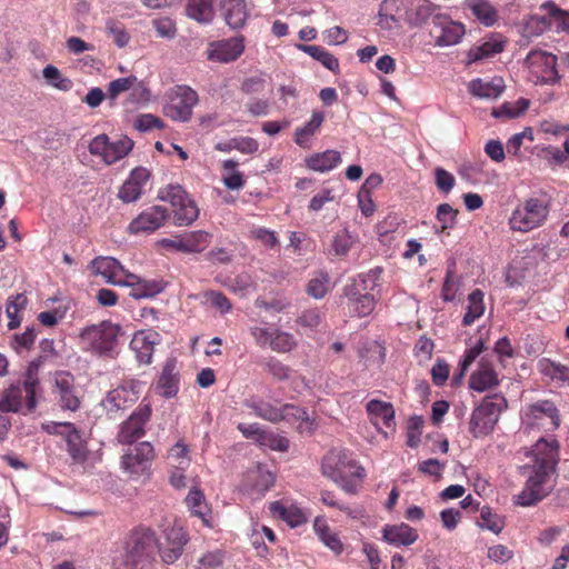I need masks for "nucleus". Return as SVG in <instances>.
<instances>
[{"mask_svg": "<svg viewBox=\"0 0 569 569\" xmlns=\"http://www.w3.org/2000/svg\"><path fill=\"white\" fill-rule=\"evenodd\" d=\"M558 442L555 439L540 438L530 452L532 459V473L525 488L516 496V503L530 507L541 501L551 490L548 478L558 463Z\"/></svg>", "mask_w": 569, "mask_h": 569, "instance_id": "f257e3e1", "label": "nucleus"}, {"mask_svg": "<svg viewBox=\"0 0 569 569\" xmlns=\"http://www.w3.org/2000/svg\"><path fill=\"white\" fill-rule=\"evenodd\" d=\"M330 277L327 272H318L307 284V292L315 299H322L330 290Z\"/></svg>", "mask_w": 569, "mask_h": 569, "instance_id": "bf43d9fd", "label": "nucleus"}, {"mask_svg": "<svg viewBox=\"0 0 569 569\" xmlns=\"http://www.w3.org/2000/svg\"><path fill=\"white\" fill-rule=\"evenodd\" d=\"M541 10L545 12L542 19L550 29L557 32L569 30V13L557 7L555 2H545Z\"/></svg>", "mask_w": 569, "mask_h": 569, "instance_id": "473e14b6", "label": "nucleus"}, {"mask_svg": "<svg viewBox=\"0 0 569 569\" xmlns=\"http://www.w3.org/2000/svg\"><path fill=\"white\" fill-rule=\"evenodd\" d=\"M138 392L133 386H119L107 393L102 407L111 418L130 408L138 400Z\"/></svg>", "mask_w": 569, "mask_h": 569, "instance_id": "6ab92c4d", "label": "nucleus"}, {"mask_svg": "<svg viewBox=\"0 0 569 569\" xmlns=\"http://www.w3.org/2000/svg\"><path fill=\"white\" fill-rule=\"evenodd\" d=\"M151 417L149 405H140L130 417L121 425L118 433V441L123 445H131L142 438L146 433L144 427Z\"/></svg>", "mask_w": 569, "mask_h": 569, "instance_id": "4468645a", "label": "nucleus"}, {"mask_svg": "<svg viewBox=\"0 0 569 569\" xmlns=\"http://www.w3.org/2000/svg\"><path fill=\"white\" fill-rule=\"evenodd\" d=\"M478 526L498 535L503 528V522L497 515L491 512L490 508L485 507L481 509L480 521L478 522Z\"/></svg>", "mask_w": 569, "mask_h": 569, "instance_id": "e2e57ef3", "label": "nucleus"}, {"mask_svg": "<svg viewBox=\"0 0 569 569\" xmlns=\"http://www.w3.org/2000/svg\"><path fill=\"white\" fill-rule=\"evenodd\" d=\"M382 540L393 547H408L413 545L418 538V531L409 525H386L381 529Z\"/></svg>", "mask_w": 569, "mask_h": 569, "instance_id": "b1692460", "label": "nucleus"}, {"mask_svg": "<svg viewBox=\"0 0 569 569\" xmlns=\"http://www.w3.org/2000/svg\"><path fill=\"white\" fill-rule=\"evenodd\" d=\"M318 538L335 553H340L343 549L342 543L336 532H333L325 520L317 518L313 523Z\"/></svg>", "mask_w": 569, "mask_h": 569, "instance_id": "49530a36", "label": "nucleus"}, {"mask_svg": "<svg viewBox=\"0 0 569 569\" xmlns=\"http://www.w3.org/2000/svg\"><path fill=\"white\" fill-rule=\"evenodd\" d=\"M322 473L332 481H341L345 478H357L361 480L366 470L356 460L351 459L346 451L330 450L322 459Z\"/></svg>", "mask_w": 569, "mask_h": 569, "instance_id": "0eeeda50", "label": "nucleus"}, {"mask_svg": "<svg viewBox=\"0 0 569 569\" xmlns=\"http://www.w3.org/2000/svg\"><path fill=\"white\" fill-rule=\"evenodd\" d=\"M522 419L527 430L538 428L552 431L560 425L559 411L555 403L549 400L529 405L523 411Z\"/></svg>", "mask_w": 569, "mask_h": 569, "instance_id": "9b49d317", "label": "nucleus"}, {"mask_svg": "<svg viewBox=\"0 0 569 569\" xmlns=\"http://www.w3.org/2000/svg\"><path fill=\"white\" fill-rule=\"evenodd\" d=\"M160 342V335L153 330H141L137 332L131 342L130 348L134 352L140 363H150L154 347Z\"/></svg>", "mask_w": 569, "mask_h": 569, "instance_id": "4be33fe9", "label": "nucleus"}, {"mask_svg": "<svg viewBox=\"0 0 569 569\" xmlns=\"http://www.w3.org/2000/svg\"><path fill=\"white\" fill-rule=\"evenodd\" d=\"M203 298L206 302H209L213 308H216L220 313L226 315L230 312L232 305L230 300L220 291L209 290L203 293Z\"/></svg>", "mask_w": 569, "mask_h": 569, "instance_id": "0e129e2a", "label": "nucleus"}, {"mask_svg": "<svg viewBox=\"0 0 569 569\" xmlns=\"http://www.w3.org/2000/svg\"><path fill=\"white\" fill-rule=\"evenodd\" d=\"M166 542L159 545V553L163 562L170 565L176 562L182 555L183 547L188 542V535L177 523L164 531Z\"/></svg>", "mask_w": 569, "mask_h": 569, "instance_id": "dca6fc26", "label": "nucleus"}, {"mask_svg": "<svg viewBox=\"0 0 569 569\" xmlns=\"http://www.w3.org/2000/svg\"><path fill=\"white\" fill-rule=\"evenodd\" d=\"M466 4L483 26L491 27L496 23L497 10L488 0H469Z\"/></svg>", "mask_w": 569, "mask_h": 569, "instance_id": "4c0bfd02", "label": "nucleus"}, {"mask_svg": "<svg viewBox=\"0 0 569 569\" xmlns=\"http://www.w3.org/2000/svg\"><path fill=\"white\" fill-rule=\"evenodd\" d=\"M244 51L242 36L213 41L209 43L207 58L210 61L228 63L237 60Z\"/></svg>", "mask_w": 569, "mask_h": 569, "instance_id": "2eb2a0df", "label": "nucleus"}, {"mask_svg": "<svg viewBox=\"0 0 569 569\" xmlns=\"http://www.w3.org/2000/svg\"><path fill=\"white\" fill-rule=\"evenodd\" d=\"M168 219V210L162 206H152L143 210L128 226L132 234L153 232L162 227Z\"/></svg>", "mask_w": 569, "mask_h": 569, "instance_id": "f3484780", "label": "nucleus"}, {"mask_svg": "<svg viewBox=\"0 0 569 569\" xmlns=\"http://www.w3.org/2000/svg\"><path fill=\"white\" fill-rule=\"evenodd\" d=\"M159 543L156 533L146 527L134 529L126 543L119 569H152Z\"/></svg>", "mask_w": 569, "mask_h": 569, "instance_id": "f03ea898", "label": "nucleus"}, {"mask_svg": "<svg viewBox=\"0 0 569 569\" xmlns=\"http://www.w3.org/2000/svg\"><path fill=\"white\" fill-rule=\"evenodd\" d=\"M133 142L131 139L124 137L117 141H109L107 151L102 160L107 164H112L124 158L132 149Z\"/></svg>", "mask_w": 569, "mask_h": 569, "instance_id": "de8ad7c7", "label": "nucleus"}, {"mask_svg": "<svg viewBox=\"0 0 569 569\" xmlns=\"http://www.w3.org/2000/svg\"><path fill=\"white\" fill-rule=\"evenodd\" d=\"M278 412L281 416V421L296 422L308 420L307 411L303 408L291 403H286L282 407H279Z\"/></svg>", "mask_w": 569, "mask_h": 569, "instance_id": "338daca9", "label": "nucleus"}, {"mask_svg": "<svg viewBox=\"0 0 569 569\" xmlns=\"http://www.w3.org/2000/svg\"><path fill=\"white\" fill-rule=\"evenodd\" d=\"M150 100V90L147 88L143 81L136 78V82L131 86L123 101V107L128 111L139 109L147 104Z\"/></svg>", "mask_w": 569, "mask_h": 569, "instance_id": "58836bf2", "label": "nucleus"}, {"mask_svg": "<svg viewBox=\"0 0 569 569\" xmlns=\"http://www.w3.org/2000/svg\"><path fill=\"white\" fill-rule=\"evenodd\" d=\"M153 459V446L149 441H142L123 452L120 465L130 479L138 480L149 476Z\"/></svg>", "mask_w": 569, "mask_h": 569, "instance_id": "6e6552de", "label": "nucleus"}, {"mask_svg": "<svg viewBox=\"0 0 569 569\" xmlns=\"http://www.w3.org/2000/svg\"><path fill=\"white\" fill-rule=\"evenodd\" d=\"M485 293L480 289H475L467 297L466 312L462 317V326L473 325L485 313Z\"/></svg>", "mask_w": 569, "mask_h": 569, "instance_id": "72a5a7b5", "label": "nucleus"}, {"mask_svg": "<svg viewBox=\"0 0 569 569\" xmlns=\"http://www.w3.org/2000/svg\"><path fill=\"white\" fill-rule=\"evenodd\" d=\"M551 210V198L546 193L529 197L519 202L509 218V227L513 231L530 232L542 227Z\"/></svg>", "mask_w": 569, "mask_h": 569, "instance_id": "7ed1b4c3", "label": "nucleus"}, {"mask_svg": "<svg viewBox=\"0 0 569 569\" xmlns=\"http://www.w3.org/2000/svg\"><path fill=\"white\" fill-rule=\"evenodd\" d=\"M36 338L37 333L34 328L28 327L23 332L12 335L10 347L17 353L28 352L32 348Z\"/></svg>", "mask_w": 569, "mask_h": 569, "instance_id": "052dcab7", "label": "nucleus"}, {"mask_svg": "<svg viewBox=\"0 0 569 569\" xmlns=\"http://www.w3.org/2000/svg\"><path fill=\"white\" fill-rule=\"evenodd\" d=\"M159 199L172 207L173 221L178 227H189L199 217L196 201L180 184H169L159 191Z\"/></svg>", "mask_w": 569, "mask_h": 569, "instance_id": "423d86ee", "label": "nucleus"}, {"mask_svg": "<svg viewBox=\"0 0 569 569\" xmlns=\"http://www.w3.org/2000/svg\"><path fill=\"white\" fill-rule=\"evenodd\" d=\"M227 24L232 29H240L244 26L248 12L244 0L221 6Z\"/></svg>", "mask_w": 569, "mask_h": 569, "instance_id": "79ce46f5", "label": "nucleus"}, {"mask_svg": "<svg viewBox=\"0 0 569 569\" xmlns=\"http://www.w3.org/2000/svg\"><path fill=\"white\" fill-rule=\"evenodd\" d=\"M367 411L375 425L382 423L390 428L395 425V410L391 403L380 400H370L367 403Z\"/></svg>", "mask_w": 569, "mask_h": 569, "instance_id": "e433bc0d", "label": "nucleus"}, {"mask_svg": "<svg viewBox=\"0 0 569 569\" xmlns=\"http://www.w3.org/2000/svg\"><path fill=\"white\" fill-rule=\"evenodd\" d=\"M273 473L262 466H258L250 470L244 479V487L252 495H257L258 497L264 496V493L273 486Z\"/></svg>", "mask_w": 569, "mask_h": 569, "instance_id": "cd10ccee", "label": "nucleus"}, {"mask_svg": "<svg viewBox=\"0 0 569 569\" xmlns=\"http://www.w3.org/2000/svg\"><path fill=\"white\" fill-rule=\"evenodd\" d=\"M507 407V400L501 395L486 397L472 411L469 431L476 438L489 435L498 422L500 413Z\"/></svg>", "mask_w": 569, "mask_h": 569, "instance_id": "39448f33", "label": "nucleus"}, {"mask_svg": "<svg viewBox=\"0 0 569 569\" xmlns=\"http://www.w3.org/2000/svg\"><path fill=\"white\" fill-rule=\"evenodd\" d=\"M557 57L550 52L533 49L526 57L529 78L535 84H555L560 81Z\"/></svg>", "mask_w": 569, "mask_h": 569, "instance_id": "1a4fd4ad", "label": "nucleus"}, {"mask_svg": "<svg viewBox=\"0 0 569 569\" xmlns=\"http://www.w3.org/2000/svg\"><path fill=\"white\" fill-rule=\"evenodd\" d=\"M457 213L449 203H441L437 208V220L441 226V230L452 229L457 223Z\"/></svg>", "mask_w": 569, "mask_h": 569, "instance_id": "69168bd1", "label": "nucleus"}, {"mask_svg": "<svg viewBox=\"0 0 569 569\" xmlns=\"http://www.w3.org/2000/svg\"><path fill=\"white\" fill-rule=\"evenodd\" d=\"M272 335V341L270 343V349L272 351L287 353L292 351L298 345L295 336L290 332L273 328Z\"/></svg>", "mask_w": 569, "mask_h": 569, "instance_id": "6e6d98bb", "label": "nucleus"}, {"mask_svg": "<svg viewBox=\"0 0 569 569\" xmlns=\"http://www.w3.org/2000/svg\"><path fill=\"white\" fill-rule=\"evenodd\" d=\"M264 369L269 375H271L274 379L282 381L291 378V373L293 372L290 367L284 365L282 361L270 357L263 363Z\"/></svg>", "mask_w": 569, "mask_h": 569, "instance_id": "680f3d73", "label": "nucleus"}, {"mask_svg": "<svg viewBox=\"0 0 569 569\" xmlns=\"http://www.w3.org/2000/svg\"><path fill=\"white\" fill-rule=\"evenodd\" d=\"M271 515L287 522L291 528H297L308 521L306 512L296 503L273 501L269 506Z\"/></svg>", "mask_w": 569, "mask_h": 569, "instance_id": "bb28decb", "label": "nucleus"}, {"mask_svg": "<svg viewBox=\"0 0 569 569\" xmlns=\"http://www.w3.org/2000/svg\"><path fill=\"white\" fill-rule=\"evenodd\" d=\"M62 430L57 431L61 435L67 445V451L73 463H84L88 459L89 450L87 441L80 430L73 423L64 422L58 425Z\"/></svg>", "mask_w": 569, "mask_h": 569, "instance_id": "a211bd4d", "label": "nucleus"}, {"mask_svg": "<svg viewBox=\"0 0 569 569\" xmlns=\"http://www.w3.org/2000/svg\"><path fill=\"white\" fill-rule=\"evenodd\" d=\"M93 273L104 278L108 283H121L120 276L124 272L123 266L112 257H98L90 263Z\"/></svg>", "mask_w": 569, "mask_h": 569, "instance_id": "c85d7f7f", "label": "nucleus"}, {"mask_svg": "<svg viewBox=\"0 0 569 569\" xmlns=\"http://www.w3.org/2000/svg\"><path fill=\"white\" fill-rule=\"evenodd\" d=\"M136 78V76H129L118 78L109 82L107 87V99L110 101V104H114V102L121 94L128 93L131 86L134 84Z\"/></svg>", "mask_w": 569, "mask_h": 569, "instance_id": "13d9d810", "label": "nucleus"}, {"mask_svg": "<svg viewBox=\"0 0 569 569\" xmlns=\"http://www.w3.org/2000/svg\"><path fill=\"white\" fill-rule=\"evenodd\" d=\"M355 290L356 288H343V296L347 299V308L350 315L358 318L370 316L377 305L375 296L371 293H361Z\"/></svg>", "mask_w": 569, "mask_h": 569, "instance_id": "a878e982", "label": "nucleus"}, {"mask_svg": "<svg viewBox=\"0 0 569 569\" xmlns=\"http://www.w3.org/2000/svg\"><path fill=\"white\" fill-rule=\"evenodd\" d=\"M180 375L177 369V360L168 359L162 367L156 385V392L163 398H173L179 391Z\"/></svg>", "mask_w": 569, "mask_h": 569, "instance_id": "5701e85b", "label": "nucleus"}, {"mask_svg": "<svg viewBox=\"0 0 569 569\" xmlns=\"http://www.w3.org/2000/svg\"><path fill=\"white\" fill-rule=\"evenodd\" d=\"M187 14L200 23H209L214 16L212 0H189Z\"/></svg>", "mask_w": 569, "mask_h": 569, "instance_id": "37998d69", "label": "nucleus"}, {"mask_svg": "<svg viewBox=\"0 0 569 569\" xmlns=\"http://www.w3.org/2000/svg\"><path fill=\"white\" fill-rule=\"evenodd\" d=\"M499 385L498 373L492 362L486 357L481 358L477 370L469 378V388L477 392H485Z\"/></svg>", "mask_w": 569, "mask_h": 569, "instance_id": "412c9836", "label": "nucleus"}, {"mask_svg": "<svg viewBox=\"0 0 569 569\" xmlns=\"http://www.w3.org/2000/svg\"><path fill=\"white\" fill-rule=\"evenodd\" d=\"M58 357V351L54 348V341L52 339H42L39 343V356L33 359L29 366V385L32 386L36 381V376L38 377L39 368L49 360H53Z\"/></svg>", "mask_w": 569, "mask_h": 569, "instance_id": "f704fd0d", "label": "nucleus"}, {"mask_svg": "<svg viewBox=\"0 0 569 569\" xmlns=\"http://www.w3.org/2000/svg\"><path fill=\"white\" fill-rule=\"evenodd\" d=\"M300 48L310 57L319 61L323 67L332 72L339 71V61L329 51L320 46H300Z\"/></svg>", "mask_w": 569, "mask_h": 569, "instance_id": "3c124183", "label": "nucleus"}, {"mask_svg": "<svg viewBox=\"0 0 569 569\" xmlns=\"http://www.w3.org/2000/svg\"><path fill=\"white\" fill-rule=\"evenodd\" d=\"M323 119L325 116L321 111H313L311 119L305 126L296 129L295 142L300 147H306L310 137L321 127Z\"/></svg>", "mask_w": 569, "mask_h": 569, "instance_id": "a18cd8bd", "label": "nucleus"}, {"mask_svg": "<svg viewBox=\"0 0 569 569\" xmlns=\"http://www.w3.org/2000/svg\"><path fill=\"white\" fill-rule=\"evenodd\" d=\"M168 460L176 469H187L191 462L188 446L182 440L177 441L168 451Z\"/></svg>", "mask_w": 569, "mask_h": 569, "instance_id": "603ef678", "label": "nucleus"}, {"mask_svg": "<svg viewBox=\"0 0 569 569\" xmlns=\"http://www.w3.org/2000/svg\"><path fill=\"white\" fill-rule=\"evenodd\" d=\"M162 281L139 279L129 296L134 299L152 298L163 290Z\"/></svg>", "mask_w": 569, "mask_h": 569, "instance_id": "5fc2aeb1", "label": "nucleus"}, {"mask_svg": "<svg viewBox=\"0 0 569 569\" xmlns=\"http://www.w3.org/2000/svg\"><path fill=\"white\" fill-rule=\"evenodd\" d=\"M383 272L381 267H375L366 272L358 273L357 276L350 278L349 283H347L345 289H353L355 291H359L361 293H370V291L376 290L380 286V278Z\"/></svg>", "mask_w": 569, "mask_h": 569, "instance_id": "2f4dec72", "label": "nucleus"}, {"mask_svg": "<svg viewBox=\"0 0 569 569\" xmlns=\"http://www.w3.org/2000/svg\"><path fill=\"white\" fill-rule=\"evenodd\" d=\"M56 392L60 398L62 408L77 410L79 408V399L73 391V378L68 372H59L56 375Z\"/></svg>", "mask_w": 569, "mask_h": 569, "instance_id": "c756f323", "label": "nucleus"}, {"mask_svg": "<svg viewBox=\"0 0 569 569\" xmlns=\"http://www.w3.org/2000/svg\"><path fill=\"white\" fill-rule=\"evenodd\" d=\"M503 48V41L499 39H489L480 46L471 48L468 56L470 61H478L500 53Z\"/></svg>", "mask_w": 569, "mask_h": 569, "instance_id": "09e8293b", "label": "nucleus"}, {"mask_svg": "<svg viewBox=\"0 0 569 569\" xmlns=\"http://www.w3.org/2000/svg\"><path fill=\"white\" fill-rule=\"evenodd\" d=\"M186 503L192 515L199 517L206 526H211L208 518L210 515V509L206 502V498L202 491L197 488L191 489L186 497Z\"/></svg>", "mask_w": 569, "mask_h": 569, "instance_id": "ea45409f", "label": "nucleus"}, {"mask_svg": "<svg viewBox=\"0 0 569 569\" xmlns=\"http://www.w3.org/2000/svg\"><path fill=\"white\" fill-rule=\"evenodd\" d=\"M246 407L250 409L257 417L271 421L278 422L281 421V416L278 412V407L271 405L270 402L263 401L261 399L251 398L246 401Z\"/></svg>", "mask_w": 569, "mask_h": 569, "instance_id": "c03bdc74", "label": "nucleus"}, {"mask_svg": "<svg viewBox=\"0 0 569 569\" xmlns=\"http://www.w3.org/2000/svg\"><path fill=\"white\" fill-rule=\"evenodd\" d=\"M198 101V93L193 89L186 86L177 87L163 107V114L173 121L187 122L191 119L192 110Z\"/></svg>", "mask_w": 569, "mask_h": 569, "instance_id": "f8f14e48", "label": "nucleus"}, {"mask_svg": "<svg viewBox=\"0 0 569 569\" xmlns=\"http://www.w3.org/2000/svg\"><path fill=\"white\" fill-rule=\"evenodd\" d=\"M433 26L440 30V34L436 39V44L439 47L458 44L466 33V28L461 22L451 20L445 13L433 17Z\"/></svg>", "mask_w": 569, "mask_h": 569, "instance_id": "aec40b11", "label": "nucleus"}, {"mask_svg": "<svg viewBox=\"0 0 569 569\" xmlns=\"http://www.w3.org/2000/svg\"><path fill=\"white\" fill-rule=\"evenodd\" d=\"M237 166L238 163L232 159L222 162V168L226 171L222 181L230 190H239L244 186L243 176L237 170Z\"/></svg>", "mask_w": 569, "mask_h": 569, "instance_id": "4d7b16f0", "label": "nucleus"}, {"mask_svg": "<svg viewBox=\"0 0 569 569\" xmlns=\"http://www.w3.org/2000/svg\"><path fill=\"white\" fill-rule=\"evenodd\" d=\"M224 562V552L213 550L204 553L199 560L197 569H219Z\"/></svg>", "mask_w": 569, "mask_h": 569, "instance_id": "774afa93", "label": "nucleus"}, {"mask_svg": "<svg viewBox=\"0 0 569 569\" xmlns=\"http://www.w3.org/2000/svg\"><path fill=\"white\" fill-rule=\"evenodd\" d=\"M341 162V154L337 150H326L315 153L307 160V167L313 171L327 172L335 169Z\"/></svg>", "mask_w": 569, "mask_h": 569, "instance_id": "c9c22d12", "label": "nucleus"}, {"mask_svg": "<svg viewBox=\"0 0 569 569\" xmlns=\"http://www.w3.org/2000/svg\"><path fill=\"white\" fill-rule=\"evenodd\" d=\"M149 179V171L144 168H136L128 179L120 187L118 197L126 203L137 201L141 194L144 183Z\"/></svg>", "mask_w": 569, "mask_h": 569, "instance_id": "393cba45", "label": "nucleus"}, {"mask_svg": "<svg viewBox=\"0 0 569 569\" xmlns=\"http://www.w3.org/2000/svg\"><path fill=\"white\" fill-rule=\"evenodd\" d=\"M121 327L104 320L83 328L79 335L82 346L99 356L110 355L118 345Z\"/></svg>", "mask_w": 569, "mask_h": 569, "instance_id": "20e7f679", "label": "nucleus"}, {"mask_svg": "<svg viewBox=\"0 0 569 569\" xmlns=\"http://www.w3.org/2000/svg\"><path fill=\"white\" fill-rule=\"evenodd\" d=\"M214 148L221 152L238 150L241 153L251 154L258 150L259 143L250 137H236L228 141L218 142Z\"/></svg>", "mask_w": 569, "mask_h": 569, "instance_id": "a19ab883", "label": "nucleus"}, {"mask_svg": "<svg viewBox=\"0 0 569 569\" xmlns=\"http://www.w3.org/2000/svg\"><path fill=\"white\" fill-rule=\"evenodd\" d=\"M211 233L204 230L184 232L174 238H164L160 240V244L170 251L182 253H200L211 242Z\"/></svg>", "mask_w": 569, "mask_h": 569, "instance_id": "ddd939ff", "label": "nucleus"}, {"mask_svg": "<svg viewBox=\"0 0 569 569\" xmlns=\"http://www.w3.org/2000/svg\"><path fill=\"white\" fill-rule=\"evenodd\" d=\"M42 76L49 86L60 91L67 92L73 87L72 80L64 77L61 71L52 64H48L43 68Z\"/></svg>", "mask_w": 569, "mask_h": 569, "instance_id": "864d4df0", "label": "nucleus"}, {"mask_svg": "<svg viewBox=\"0 0 569 569\" xmlns=\"http://www.w3.org/2000/svg\"><path fill=\"white\" fill-rule=\"evenodd\" d=\"M505 84L501 78L485 80L481 78L473 79L468 84L469 92L481 99H497L503 91Z\"/></svg>", "mask_w": 569, "mask_h": 569, "instance_id": "7c9ffc66", "label": "nucleus"}, {"mask_svg": "<svg viewBox=\"0 0 569 569\" xmlns=\"http://www.w3.org/2000/svg\"><path fill=\"white\" fill-rule=\"evenodd\" d=\"M27 297L22 293H18L14 297H11L7 301L6 313L9 319L8 328L16 329L21 323V318L19 313L24 310L27 306Z\"/></svg>", "mask_w": 569, "mask_h": 569, "instance_id": "8fccbe9b", "label": "nucleus"}, {"mask_svg": "<svg viewBox=\"0 0 569 569\" xmlns=\"http://www.w3.org/2000/svg\"><path fill=\"white\" fill-rule=\"evenodd\" d=\"M29 370L27 369L26 379L22 385H13L8 388L2 396V411H24L31 412L37 406V396L39 393V379L36 376L34 383L29 385Z\"/></svg>", "mask_w": 569, "mask_h": 569, "instance_id": "9d476101", "label": "nucleus"}]
</instances>
